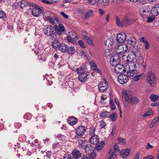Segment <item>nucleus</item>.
Instances as JSON below:
<instances>
[{
  "instance_id": "obj_1",
  "label": "nucleus",
  "mask_w": 159,
  "mask_h": 159,
  "mask_svg": "<svg viewBox=\"0 0 159 159\" xmlns=\"http://www.w3.org/2000/svg\"><path fill=\"white\" fill-rule=\"evenodd\" d=\"M115 20L116 24L119 27H125L133 24L135 20L130 14H127L123 17L121 21L119 17L116 16Z\"/></svg>"
},
{
  "instance_id": "obj_2",
  "label": "nucleus",
  "mask_w": 159,
  "mask_h": 159,
  "mask_svg": "<svg viewBox=\"0 0 159 159\" xmlns=\"http://www.w3.org/2000/svg\"><path fill=\"white\" fill-rule=\"evenodd\" d=\"M138 47L136 46H134L129 51V54L128 56L126 55L125 57V59H123L124 61L131 63L135 59H136V57L138 55Z\"/></svg>"
},
{
  "instance_id": "obj_3",
  "label": "nucleus",
  "mask_w": 159,
  "mask_h": 159,
  "mask_svg": "<svg viewBox=\"0 0 159 159\" xmlns=\"http://www.w3.org/2000/svg\"><path fill=\"white\" fill-rule=\"evenodd\" d=\"M128 46L126 44H120L117 46L115 48V52L119 56L122 57V58L125 59L126 53L129 51L128 50Z\"/></svg>"
},
{
  "instance_id": "obj_4",
  "label": "nucleus",
  "mask_w": 159,
  "mask_h": 159,
  "mask_svg": "<svg viewBox=\"0 0 159 159\" xmlns=\"http://www.w3.org/2000/svg\"><path fill=\"white\" fill-rule=\"evenodd\" d=\"M127 76L131 79H133L135 81H138L142 79L144 77V74H139L137 70L133 69H129V70L127 72Z\"/></svg>"
},
{
  "instance_id": "obj_5",
  "label": "nucleus",
  "mask_w": 159,
  "mask_h": 159,
  "mask_svg": "<svg viewBox=\"0 0 159 159\" xmlns=\"http://www.w3.org/2000/svg\"><path fill=\"white\" fill-rule=\"evenodd\" d=\"M44 34L49 36H51V40H53L57 38V35L55 33H53V27L50 25H48L46 27L43 29Z\"/></svg>"
},
{
  "instance_id": "obj_6",
  "label": "nucleus",
  "mask_w": 159,
  "mask_h": 159,
  "mask_svg": "<svg viewBox=\"0 0 159 159\" xmlns=\"http://www.w3.org/2000/svg\"><path fill=\"white\" fill-rule=\"evenodd\" d=\"M32 13L34 16H38L43 11V8L35 3H32Z\"/></svg>"
},
{
  "instance_id": "obj_7",
  "label": "nucleus",
  "mask_w": 159,
  "mask_h": 159,
  "mask_svg": "<svg viewBox=\"0 0 159 159\" xmlns=\"http://www.w3.org/2000/svg\"><path fill=\"white\" fill-rule=\"evenodd\" d=\"M147 80L152 87L154 86L157 83L156 76L153 73L150 71L147 74Z\"/></svg>"
},
{
  "instance_id": "obj_8",
  "label": "nucleus",
  "mask_w": 159,
  "mask_h": 159,
  "mask_svg": "<svg viewBox=\"0 0 159 159\" xmlns=\"http://www.w3.org/2000/svg\"><path fill=\"white\" fill-rule=\"evenodd\" d=\"M99 91L101 92H104L107 90L109 88L108 83L106 79L104 78L102 81L99 83L98 85Z\"/></svg>"
},
{
  "instance_id": "obj_9",
  "label": "nucleus",
  "mask_w": 159,
  "mask_h": 159,
  "mask_svg": "<svg viewBox=\"0 0 159 159\" xmlns=\"http://www.w3.org/2000/svg\"><path fill=\"white\" fill-rule=\"evenodd\" d=\"M128 80V76L125 74H121L118 76V81L119 83L121 84L126 83Z\"/></svg>"
},
{
  "instance_id": "obj_10",
  "label": "nucleus",
  "mask_w": 159,
  "mask_h": 159,
  "mask_svg": "<svg viewBox=\"0 0 159 159\" xmlns=\"http://www.w3.org/2000/svg\"><path fill=\"white\" fill-rule=\"evenodd\" d=\"M86 132V128L82 125L78 127L76 129V135L78 136L83 135Z\"/></svg>"
},
{
  "instance_id": "obj_11",
  "label": "nucleus",
  "mask_w": 159,
  "mask_h": 159,
  "mask_svg": "<svg viewBox=\"0 0 159 159\" xmlns=\"http://www.w3.org/2000/svg\"><path fill=\"white\" fill-rule=\"evenodd\" d=\"M54 28L56 33L59 35H61L62 32H64L65 31L64 27L62 24H59L58 27L57 25H55Z\"/></svg>"
},
{
  "instance_id": "obj_12",
  "label": "nucleus",
  "mask_w": 159,
  "mask_h": 159,
  "mask_svg": "<svg viewBox=\"0 0 159 159\" xmlns=\"http://www.w3.org/2000/svg\"><path fill=\"white\" fill-rule=\"evenodd\" d=\"M126 36L124 32H121L117 35L116 39L118 43H121L125 40Z\"/></svg>"
},
{
  "instance_id": "obj_13",
  "label": "nucleus",
  "mask_w": 159,
  "mask_h": 159,
  "mask_svg": "<svg viewBox=\"0 0 159 159\" xmlns=\"http://www.w3.org/2000/svg\"><path fill=\"white\" fill-rule=\"evenodd\" d=\"M121 58H122V57L119 56L118 54L116 53L114 55L111 61L112 65L113 66H115L119 64L120 62Z\"/></svg>"
},
{
  "instance_id": "obj_14",
  "label": "nucleus",
  "mask_w": 159,
  "mask_h": 159,
  "mask_svg": "<svg viewBox=\"0 0 159 159\" xmlns=\"http://www.w3.org/2000/svg\"><path fill=\"white\" fill-rule=\"evenodd\" d=\"M115 72L116 74H120L125 71V67L123 65H120L119 64L115 66Z\"/></svg>"
},
{
  "instance_id": "obj_15",
  "label": "nucleus",
  "mask_w": 159,
  "mask_h": 159,
  "mask_svg": "<svg viewBox=\"0 0 159 159\" xmlns=\"http://www.w3.org/2000/svg\"><path fill=\"white\" fill-rule=\"evenodd\" d=\"M86 153L88 155L94 153L93 150L94 149V147L90 144H87L84 149Z\"/></svg>"
},
{
  "instance_id": "obj_16",
  "label": "nucleus",
  "mask_w": 159,
  "mask_h": 159,
  "mask_svg": "<svg viewBox=\"0 0 159 159\" xmlns=\"http://www.w3.org/2000/svg\"><path fill=\"white\" fill-rule=\"evenodd\" d=\"M72 157L75 159H79L81 157V153L78 149H74L71 153Z\"/></svg>"
},
{
  "instance_id": "obj_17",
  "label": "nucleus",
  "mask_w": 159,
  "mask_h": 159,
  "mask_svg": "<svg viewBox=\"0 0 159 159\" xmlns=\"http://www.w3.org/2000/svg\"><path fill=\"white\" fill-rule=\"evenodd\" d=\"M88 75L85 72H82L80 74L78 77V79L79 81L84 83L88 79Z\"/></svg>"
},
{
  "instance_id": "obj_18",
  "label": "nucleus",
  "mask_w": 159,
  "mask_h": 159,
  "mask_svg": "<svg viewBox=\"0 0 159 159\" xmlns=\"http://www.w3.org/2000/svg\"><path fill=\"white\" fill-rule=\"evenodd\" d=\"M151 13L154 17L159 15V4L156 5L152 8Z\"/></svg>"
},
{
  "instance_id": "obj_19",
  "label": "nucleus",
  "mask_w": 159,
  "mask_h": 159,
  "mask_svg": "<svg viewBox=\"0 0 159 159\" xmlns=\"http://www.w3.org/2000/svg\"><path fill=\"white\" fill-rule=\"evenodd\" d=\"M99 142V138L96 135H93L91 137L90 139V143L94 145L98 144Z\"/></svg>"
},
{
  "instance_id": "obj_20",
  "label": "nucleus",
  "mask_w": 159,
  "mask_h": 159,
  "mask_svg": "<svg viewBox=\"0 0 159 159\" xmlns=\"http://www.w3.org/2000/svg\"><path fill=\"white\" fill-rule=\"evenodd\" d=\"M19 5L20 6V7L22 8H24L25 7L27 6H29V7H30L32 6V3H29L26 1L23 0L18 2Z\"/></svg>"
},
{
  "instance_id": "obj_21",
  "label": "nucleus",
  "mask_w": 159,
  "mask_h": 159,
  "mask_svg": "<svg viewBox=\"0 0 159 159\" xmlns=\"http://www.w3.org/2000/svg\"><path fill=\"white\" fill-rule=\"evenodd\" d=\"M68 123L70 125H75L78 122V119L73 116L69 117L67 119Z\"/></svg>"
},
{
  "instance_id": "obj_22",
  "label": "nucleus",
  "mask_w": 159,
  "mask_h": 159,
  "mask_svg": "<svg viewBox=\"0 0 159 159\" xmlns=\"http://www.w3.org/2000/svg\"><path fill=\"white\" fill-rule=\"evenodd\" d=\"M136 41L135 38L133 37H130L125 41L127 44L131 45L132 46L136 44Z\"/></svg>"
},
{
  "instance_id": "obj_23",
  "label": "nucleus",
  "mask_w": 159,
  "mask_h": 159,
  "mask_svg": "<svg viewBox=\"0 0 159 159\" xmlns=\"http://www.w3.org/2000/svg\"><path fill=\"white\" fill-rule=\"evenodd\" d=\"M130 151L128 149L121 150L120 154L121 156L123 158H126L127 156L129 154Z\"/></svg>"
},
{
  "instance_id": "obj_24",
  "label": "nucleus",
  "mask_w": 159,
  "mask_h": 159,
  "mask_svg": "<svg viewBox=\"0 0 159 159\" xmlns=\"http://www.w3.org/2000/svg\"><path fill=\"white\" fill-rule=\"evenodd\" d=\"M140 14L143 18H146L149 15V12L148 10L141 9L140 10Z\"/></svg>"
},
{
  "instance_id": "obj_25",
  "label": "nucleus",
  "mask_w": 159,
  "mask_h": 159,
  "mask_svg": "<svg viewBox=\"0 0 159 159\" xmlns=\"http://www.w3.org/2000/svg\"><path fill=\"white\" fill-rule=\"evenodd\" d=\"M139 102V99L138 98L135 97H132L129 99V102L132 105L136 104Z\"/></svg>"
},
{
  "instance_id": "obj_26",
  "label": "nucleus",
  "mask_w": 159,
  "mask_h": 159,
  "mask_svg": "<svg viewBox=\"0 0 159 159\" xmlns=\"http://www.w3.org/2000/svg\"><path fill=\"white\" fill-rule=\"evenodd\" d=\"M59 49L61 52H65L67 50L68 46L64 43L60 44L59 46Z\"/></svg>"
},
{
  "instance_id": "obj_27",
  "label": "nucleus",
  "mask_w": 159,
  "mask_h": 159,
  "mask_svg": "<svg viewBox=\"0 0 159 159\" xmlns=\"http://www.w3.org/2000/svg\"><path fill=\"white\" fill-rule=\"evenodd\" d=\"M79 147L82 149H84L87 145L86 142L84 140H80L79 141Z\"/></svg>"
},
{
  "instance_id": "obj_28",
  "label": "nucleus",
  "mask_w": 159,
  "mask_h": 159,
  "mask_svg": "<svg viewBox=\"0 0 159 159\" xmlns=\"http://www.w3.org/2000/svg\"><path fill=\"white\" fill-rule=\"evenodd\" d=\"M114 150H111L109 152V157L108 159H117L116 155L114 152Z\"/></svg>"
},
{
  "instance_id": "obj_29",
  "label": "nucleus",
  "mask_w": 159,
  "mask_h": 159,
  "mask_svg": "<svg viewBox=\"0 0 159 159\" xmlns=\"http://www.w3.org/2000/svg\"><path fill=\"white\" fill-rule=\"evenodd\" d=\"M122 97L123 101L126 102L129 99V95L126 91L122 92Z\"/></svg>"
},
{
  "instance_id": "obj_30",
  "label": "nucleus",
  "mask_w": 159,
  "mask_h": 159,
  "mask_svg": "<svg viewBox=\"0 0 159 159\" xmlns=\"http://www.w3.org/2000/svg\"><path fill=\"white\" fill-rule=\"evenodd\" d=\"M70 55H72L75 54V50L74 47L72 46L68 47V46L67 50L66 51Z\"/></svg>"
},
{
  "instance_id": "obj_31",
  "label": "nucleus",
  "mask_w": 159,
  "mask_h": 159,
  "mask_svg": "<svg viewBox=\"0 0 159 159\" xmlns=\"http://www.w3.org/2000/svg\"><path fill=\"white\" fill-rule=\"evenodd\" d=\"M52 43V46L53 48L54 49L57 48H59V46L60 44L59 41L56 39H54L53 40Z\"/></svg>"
},
{
  "instance_id": "obj_32",
  "label": "nucleus",
  "mask_w": 159,
  "mask_h": 159,
  "mask_svg": "<svg viewBox=\"0 0 159 159\" xmlns=\"http://www.w3.org/2000/svg\"><path fill=\"white\" fill-rule=\"evenodd\" d=\"M111 40H113V39H108L106 40L104 42L105 45L109 47H111V45H112L113 43Z\"/></svg>"
},
{
  "instance_id": "obj_33",
  "label": "nucleus",
  "mask_w": 159,
  "mask_h": 159,
  "mask_svg": "<svg viewBox=\"0 0 159 159\" xmlns=\"http://www.w3.org/2000/svg\"><path fill=\"white\" fill-rule=\"evenodd\" d=\"M159 121V117H157L153 120L149 125L150 128L153 127L158 121Z\"/></svg>"
},
{
  "instance_id": "obj_34",
  "label": "nucleus",
  "mask_w": 159,
  "mask_h": 159,
  "mask_svg": "<svg viewBox=\"0 0 159 159\" xmlns=\"http://www.w3.org/2000/svg\"><path fill=\"white\" fill-rule=\"evenodd\" d=\"M93 11L92 10H88L85 13V18H89L93 15Z\"/></svg>"
},
{
  "instance_id": "obj_35",
  "label": "nucleus",
  "mask_w": 159,
  "mask_h": 159,
  "mask_svg": "<svg viewBox=\"0 0 159 159\" xmlns=\"http://www.w3.org/2000/svg\"><path fill=\"white\" fill-rule=\"evenodd\" d=\"M104 142L102 141L100 144L96 146V149L98 151L101 150L104 148Z\"/></svg>"
},
{
  "instance_id": "obj_36",
  "label": "nucleus",
  "mask_w": 159,
  "mask_h": 159,
  "mask_svg": "<svg viewBox=\"0 0 159 159\" xmlns=\"http://www.w3.org/2000/svg\"><path fill=\"white\" fill-rule=\"evenodd\" d=\"M109 117L112 121H115L117 119V114L116 113H113L110 115Z\"/></svg>"
},
{
  "instance_id": "obj_37",
  "label": "nucleus",
  "mask_w": 159,
  "mask_h": 159,
  "mask_svg": "<svg viewBox=\"0 0 159 159\" xmlns=\"http://www.w3.org/2000/svg\"><path fill=\"white\" fill-rule=\"evenodd\" d=\"M159 96L155 94H152L150 97L151 100L153 102H155L158 100Z\"/></svg>"
},
{
  "instance_id": "obj_38",
  "label": "nucleus",
  "mask_w": 159,
  "mask_h": 159,
  "mask_svg": "<svg viewBox=\"0 0 159 159\" xmlns=\"http://www.w3.org/2000/svg\"><path fill=\"white\" fill-rule=\"evenodd\" d=\"M90 64L91 66V69L93 70L96 69L97 68V65L94 63L93 61H91L90 62Z\"/></svg>"
},
{
  "instance_id": "obj_39",
  "label": "nucleus",
  "mask_w": 159,
  "mask_h": 159,
  "mask_svg": "<svg viewBox=\"0 0 159 159\" xmlns=\"http://www.w3.org/2000/svg\"><path fill=\"white\" fill-rule=\"evenodd\" d=\"M84 68L81 66L76 70V71L78 74H80L82 72H84Z\"/></svg>"
},
{
  "instance_id": "obj_40",
  "label": "nucleus",
  "mask_w": 159,
  "mask_h": 159,
  "mask_svg": "<svg viewBox=\"0 0 159 159\" xmlns=\"http://www.w3.org/2000/svg\"><path fill=\"white\" fill-rule=\"evenodd\" d=\"M100 124L99 125V127L100 129H103L106 126L107 124L103 120H101L100 121Z\"/></svg>"
},
{
  "instance_id": "obj_41",
  "label": "nucleus",
  "mask_w": 159,
  "mask_h": 159,
  "mask_svg": "<svg viewBox=\"0 0 159 159\" xmlns=\"http://www.w3.org/2000/svg\"><path fill=\"white\" fill-rule=\"evenodd\" d=\"M6 17V14L2 10H0V18L5 19Z\"/></svg>"
},
{
  "instance_id": "obj_42",
  "label": "nucleus",
  "mask_w": 159,
  "mask_h": 159,
  "mask_svg": "<svg viewBox=\"0 0 159 159\" xmlns=\"http://www.w3.org/2000/svg\"><path fill=\"white\" fill-rule=\"evenodd\" d=\"M118 142L119 143H120L122 145H124L125 144V140L124 138H119Z\"/></svg>"
},
{
  "instance_id": "obj_43",
  "label": "nucleus",
  "mask_w": 159,
  "mask_h": 159,
  "mask_svg": "<svg viewBox=\"0 0 159 159\" xmlns=\"http://www.w3.org/2000/svg\"><path fill=\"white\" fill-rule=\"evenodd\" d=\"M109 2V0H100L99 1V3L103 6L106 5V4L108 3Z\"/></svg>"
},
{
  "instance_id": "obj_44",
  "label": "nucleus",
  "mask_w": 159,
  "mask_h": 159,
  "mask_svg": "<svg viewBox=\"0 0 159 159\" xmlns=\"http://www.w3.org/2000/svg\"><path fill=\"white\" fill-rule=\"evenodd\" d=\"M136 63L139 65L142 64L143 62V58L141 57H139L136 61Z\"/></svg>"
},
{
  "instance_id": "obj_45",
  "label": "nucleus",
  "mask_w": 159,
  "mask_h": 159,
  "mask_svg": "<svg viewBox=\"0 0 159 159\" xmlns=\"http://www.w3.org/2000/svg\"><path fill=\"white\" fill-rule=\"evenodd\" d=\"M69 37L73 40L76 38L75 33L73 32H70L69 33Z\"/></svg>"
},
{
  "instance_id": "obj_46",
  "label": "nucleus",
  "mask_w": 159,
  "mask_h": 159,
  "mask_svg": "<svg viewBox=\"0 0 159 159\" xmlns=\"http://www.w3.org/2000/svg\"><path fill=\"white\" fill-rule=\"evenodd\" d=\"M66 40L68 42H70L74 44L76 43L75 41L72 39L70 38L69 36L66 37Z\"/></svg>"
},
{
  "instance_id": "obj_47",
  "label": "nucleus",
  "mask_w": 159,
  "mask_h": 159,
  "mask_svg": "<svg viewBox=\"0 0 159 159\" xmlns=\"http://www.w3.org/2000/svg\"><path fill=\"white\" fill-rule=\"evenodd\" d=\"M110 103L111 106V109L112 110H114L116 108V106L114 103L113 101L111 100L110 102Z\"/></svg>"
},
{
  "instance_id": "obj_48",
  "label": "nucleus",
  "mask_w": 159,
  "mask_h": 159,
  "mask_svg": "<svg viewBox=\"0 0 159 159\" xmlns=\"http://www.w3.org/2000/svg\"><path fill=\"white\" fill-rule=\"evenodd\" d=\"M57 137L59 139L62 141L65 140L66 139V137L65 136L61 134H58L57 136Z\"/></svg>"
},
{
  "instance_id": "obj_49",
  "label": "nucleus",
  "mask_w": 159,
  "mask_h": 159,
  "mask_svg": "<svg viewBox=\"0 0 159 159\" xmlns=\"http://www.w3.org/2000/svg\"><path fill=\"white\" fill-rule=\"evenodd\" d=\"M88 43L90 44H93L92 41L90 38L88 37H86V38L85 39H84Z\"/></svg>"
},
{
  "instance_id": "obj_50",
  "label": "nucleus",
  "mask_w": 159,
  "mask_h": 159,
  "mask_svg": "<svg viewBox=\"0 0 159 159\" xmlns=\"http://www.w3.org/2000/svg\"><path fill=\"white\" fill-rule=\"evenodd\" d=\"M113 149H111V150H114V152L116 153V152L119 151V147L117 145V143H116L113 146Z\"/></svg>"
},
{
  "instance_id": "obj_51",
  "label": "nucleus",
  "mask_w": 159,
  "mask_h": 159,
  "mask_svg": "<svg viewBox=\"0 0 159 159\" xmlns=\"http://www.w3.org/2000/svg\"><path fill=\"white\" fill-rule=\"evenodd\" d=\"M95 128L94 127H91L89 129V132L90 134H94L95 130Z\"/></svg>"
},
{
  "instance_id": "obj_52",
  "label": "nucleus",
  "mask_w": 159,
  "mask_h": 159,
  "mask_svg": "<svg viewBox=\"0 0 159 159\" xmlns=\"http://www.w3.org/2000/svg\"><path fill=\"white\" fill-rule=\"evenodd\" d=\"M96 154L95 153H93L91 154L88 157V159H95L96 157Z\"/></svg>"
},
{
  "instance_id": "obj_53",
  "label": "nucleus",
  "mask_w": 159,
  "mask_h": 159,
  "mask_svg": "<svg viewBox=\"0 0 159 159\" xmlns=\"http://www.w3.org/2000/svg\"><path fill=\"white\" fill-rule=\"evenodd\" d=\"M131 65H129V69H136V66L135 65V64H134L133 62L130 63Z\"/></svg>"
},
{
  "instance_id": "obj_54",
  "label": "nucleus",
  "mask_w": 159,
  "mask_h": 159,
  "mask_svg": "<svg viewBox=\"0 0 159 159\" xmlns=\"http://www.w3.org/2000/svg\"><path fill=\"white\" fill-rule=\"evenodd\" d=\"M82 36L83 39H85L86 38V37H88V34L87 32L85 30H83L82 31Z\"/></svg>"
},
{
  "instance_id": "obj_55",
  "label": "nucleus",
  "mask_w": 159,
  "mask_h": 159,
  "mask_svg": "<svg viewBox=\"0 0 159 159\" xmlns=\"http://www.w3.org/2000/svg\"><path fill=\"white\" fill-rule=\"evenodd\" d=\"M116 125H114L112 127V132L111 133V135L112 136H113L115 134L116 130Z\"/></svg>"
},
{
  "instance_id": "obj_56",
  "label": "nucleus",
  "mask_w": 159,
  "mask_h": 159,
  "mask_svg": "<svg viewBox=\"0 0 159 159\" xmlns=\"http://www.w3.org/2000/svg\"><path fill=\"white\" fill-rule=\"evenodd\" d=\"M139 41L140 42L143 43L144 44H145V43H146V42H148L146 39L144 37H142L140 38Z\"/></svg>"
},
{
  "instance_id": "obj_57",
  "label": "nucleus",
  "mask_w": 159,
  "mask_h": 159,
  "mask_svg": "<svg viewBox=\"0 0 159 159\" xmlns=\"http://www.w3.org/2000/svg\"><path fill=\"white\" fill-rule=\"evenodd\" d=\"M147 17H148V19L147 20V22L148 23L151 22L153 21V20H154L155 19V18L154 16L152 17H149L148 16Z\"/></svg>"
},
{
  "instance_id": "obj_58",
  "label": "nucleus",
  "mask_w": 159,
  "mask_h": 159,
  "mask_svg": "<svg viewBox=\"0 0 159 159\" xmlns=\"http://www.w3.org/2000/svg\"><path fill=\"white\" fill-rule=\"evenodd\" d=\"M152 112H148L145 113L143 116L144 118H146L150 115H151Z\"/></svg>"
},
{
  "instance_id": "obj_59",
  "label": "nucleus",
  "mask_w": 159,
  "mask_h": 159,
  "mask_svg": "<svg viewBox=\"0 0 159 159\" xmlns=\"http://www.w3.org/2000/svg\"><path fill=\"white\" fill-rule=\"evenodd\" d=\"M78 43L83 48H86L85 45H84L83 42L82 41L80 40L78 41Z\"/></svg>"
},
{
  "instance_id": "obj_60",
  "label": "nucleus",
  "mask_w": 159,
  "mask_h": 159,
  "mask_svg": "<svg viewBox=\"0 0 159 159\" xmlns=\"http://www.w3.org/2000/svg\"><path fill=\"white\" fill-rule=\"evenodd\" d=\"M143 159H154V158L152 155H150L144 157Z\"/></svg>"
},
{
  "instance_id": "obj_61",
  "label": "nucleus",
  "mask_w": 159,
  "mask_h": 159,
  "mask_svg": "<svg viewBox=\"0 0 159 159\" xmlns=\"http://www.w3.org/2000/svg\"><path fill=\"white\" fill-rule=\"evenodd\" d=\"M98 11L101 16H102L105 13L104 11L101 8L99 9Z\"/></svg>"
},
{
  "instance_id": "obj_62",
  "label": "nucleus",
  "mask_w": 159,
  "mask_h": 159,
  "mask_svg": "<svg viewBox=\"0 0 159 159\" xmlns=\"http://www.w3.org/2000/svg\"><path fill=\"white\" fill-rule=\"evenodd\" d=\"M60 14L65 19H67L68 17V16L63 12H61Z\"/></svg>"
},
{
  "instance_id": "obj_63",
  "label": "nucleus",
  "mask_w": 159,
  "mask_h": 159,
  "mask_svg": "<svg viewBox=\"0 0 159 159\" xmlns=\"http://www.w3.org/2000/svg\"><path fill=\"white\" fill-rule=\"evenodd\" d=\"M158 105H159V102H153L151 104V106L152 107H155Z\"/></svg>"
},
{
  "instance_id": "obj_64",
  "label": "nucleus",
  "mask_w": 159,
  "mask_h": 159,
  "mask_svg": "<svg viewBox=\"0 0 159 159\" xmlns=\"http://www.w3.org/2000/svg\"><path fill=\"white\" fill-rule=\"evenodd\" d=\"M63 159H73L70 155H67L63 157Z\"/></svg>"
}]
</instances>
